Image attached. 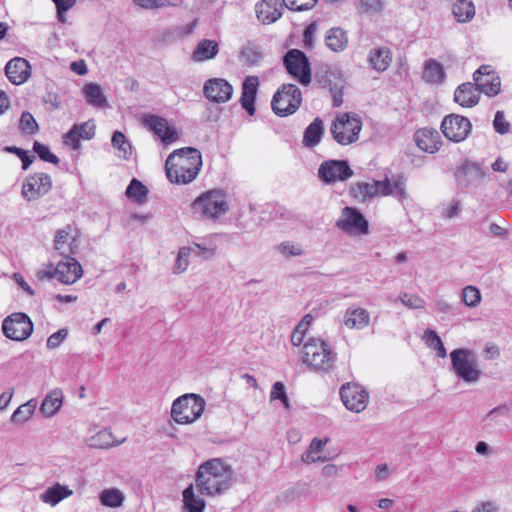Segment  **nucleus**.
Wrapping results in <instances>:
<instances>
[{
	"label": "nucleus",
	"instance_id": "44",
	"mask_svg": "<svg viewBox=\"0 0 512 512\" xmlns=\"http://www.w3.org/2000/svg\"><path fill=\"white\" fill-rule=\"evenodd\" d=\"M186 248L190 250V254L204 259H210L215 256L217 246L213 241L207 240L203 243L194 242Z\"/></svg>",
	"mask_w": 512,
	"mask_h": 512
},
{
	"label": "nucleus",
	"instance_id": "11",
	"mask_svg": "<svg viewBox=\"0 0 512 512\" xmlns=\"http://www.w3.org/2000/svg\"><path fill=\"white\" fill-rule=\"evenodd\" d=\"M336 227L349 235H363L368 233V221L353 207H345L336 222Z\"/></svg>",
	"mask_w": 512,
	"mask_h": 512
},
{
	"label": "nucleus",
	"instance_id": "10",
	"mask_svg": "<svg viewBox=\"0 0 512 512\" xmlns=\"http://www.w3.org/2000/svg\"><path fill=\"white\" fill-rule=\"evenodd\" d=\"M353 174L354 172L346 160H326L318 168V177L326 184L344 182Z\"/></svg>",
	"mask_w": 512,
	"mask_h": 512
},
{
	"label": "nucleus",
	"instance_id": "15",
	"mask_svg": "<svg viewBox=\"0 0 512 512\" xmlns=\"http://www.w3.org/2000/svg\"><path fill=\"white\" fill-rule=\"evenodd\" d=\"M52 188V179L46 173H35L28 176L22 185V197L27 201H35L47 194Z\"/></svg>",
	"mask_w": 512,
	"mask_h": 512
},
{
	"label": "nucleus",
	"instance_id": "25",
	"mask_svg": "<svg viewBox=\"0 0 512 512\" xmlns=\"http://www.w3.org/2000/svg\"><path fill=\"white\" fill-rule=\"evenodd\" d=\"M77 248V238L76 235L72 233V229L70 226H67L63 229H59L56 231L54 239V249L60 255L65 256L74 254Z\"/></svg>",
	"mask_w": 512,
	"mask_h": 512
},
{
	"label": "nucleus",
	"instance_id": "24",
	"mask_svg": "<svg viewBox=\"0 0 512 512\" xmlns=\"http://www.w3.org/2000/svg\"><path fill=\"white\" fill-rule=\"evenodd\" d=\"M29 62L20 57L11 59L5 67L7 78L16 85L24 83L30 75Z\"/></svg>",
	"mask_w": 512,
	"mask_h": 512
},
{
	"label": "nucleus",
	"instance_id": "48",
	"mask_svg": "<svg viewBox=\"0 0 512 512\" xmlns=\"http://www.w3.org/2000/svg\"><path fill=\"white\" fill-rule=\"evenodd\" d=\"M384 6V0H357L356 3V8L360 13L372 15L380 13Z\"/></svg>",
	"mask_w": 512,
	"mask_h": 512
},
{
	"label": "nucleus",
	"instance_id": "56",
	"mask_svg": "<svg viewBox=\"0 0 512 512\" xmlns=\"http://www.w3.org/2000/svg\"><path fill=\"white\" fill-rule=\"evenodd\" d=\"M277 399L280 400L286 408L289 407V399L282 382H275L272 386L270 400L273 401Z\"/></svg>",
	"mask_w": 512,
	"mask_h": 512
},
{
	"label": "nucleus",
	"instance_id": "39",
	"mask_svg": "<svg viewBox=\"0 0 512 512\" xmlns=\"http://www.w3.org/2000/svg\"><path fill=\"white\" fill-rule=\"evenodd\" d=\"M452 13L458 22H469L475 15V6L472 0H457L453 4Z\"/></svg>",
	"mask_w": 512,
	"mask_h": 512
},
{
	"label": "nucleus",
	"instance_id": "29",
	"mask_svg": "<svg viewBox=\"0 0 512 512\" xmlns=\"http://www.w3.org/2000/svg\"><path fill=\"white\" fill-rule=\"evenodd\" d=\"M73 495V490L68 486L59 483L47 488L41 495L40 499L51 506H56L63 499Z\"/></svg>",
	"mask_w": 512,
	"mask_h": 512
},
{
	"label": "nucleus",
	"instance_id": "57",
	"mask_svg": "<svg viewBox=\"0 0 512 512\" xmlns=\"http://www.w3.org/2000/svg\"><path fill=\"white\" fill-rule=\"evenodd\" d=\"M20 128L25 133L33 134L38 130V124L29 112H23L20 118Z\"/></svg>",
	"mask_w": 512,
	"mask_h": 512
},
{
	"label": "nucleus",
	"instance_id": "2",
	"mask_svg": "<svg viewBox=\"0 0 512 512\" xmlns=\"http://www.w3.org/2000/svg\"><path fill=\"white\" fill-rule=\"evenodd\" d=\"M202 166V156L198 149L185 147L172 152L165 163L168 179L176 184L192 182Z\"/></svg>",
	"mask_w": 512,
	"mask_h": 512
},
{
	"label": "nucleus",
	"instance_id": "49",
	"mask_svg": "<svg viewBox=\"0 0 512 512\" xmlns=\"http://www.w3.org/2000/svg\"><path fill=\"white\" fill-rule=\"evenodd\" d=\"M462 301L469 308L477 307L481 302V293L479 289L471 285L466 286L462 290Z\"/></svg>",
	"mask_w": 512,
	"mask_h": 512
},
{
	"label": "nucleus",
	"instance_id": "36",
	"mask_svg": "<svg viewBox=\"0 0 512 512\" xmlns=\"http://www.w3.org/2000/svg\"><path fill=\"white\" fill-rule=\"evenodd\" d=\"M351 195L359 202H368L376 197L375 180L372 182H357L350 188Z\"/></svg>",
	"mask_w": 512,
	"mask_h": 512
},
{
	"label": "nucleus",
	"instance_id": "26",
	"mask_svg": "<svg viewBox=\"0 0 512 512\" xmlns=\"http://www.w3.org/2000/svg\"><path fill=\"white\" fill-rule=\"evenodd\" d=\"M194 484L187 486L182 492V512H204L206 502L201 495L196 494Z\"/></svg>",
	"mask_w": 512,
	"mask_h": 512
},
{
	"label": "nucleus",
	"instance_id": "33",
	"mask_svg": "<svg viewBox=\"0 0 512 512\" xmlns=\"http://www.w3.org/2000/svg\"><path fill=\"white\" fill-rule=\"evenodd\" d=\"M239 61L246 66H255L262 58V52L259 45L247 41L239 50Z\"/></svg>",
	"mask_w": 512,
	"mask_h": 512
},
{
	"label": "nucleus",
	"instance_id": "13",
	"mask_svg": "<svg viewBox=\"0 0 512 512\" xmlns=\"http://www.w3.org/2000/svg\"><path fill=\"white\" fill-rule=\"evenodd\" d=\"M475 90L486 96H497L501 89V80L489 65L480 66L473 74Z\"/></svg>",
	"mask_w": 512,
	"mask_h": 512
},
{
	"label": "nucleus",
	"instance_id": "9",
	"mask_svg": "<svg viewBox=\"0 0 512 512\" xmlns=\"http://www.w3.org/2000/svg\"><path fill=\"white\" fill-rule=\"evenodd\" d=\"M283 63L288 73L302 85H308L311 82L310 63L304 52L298 49L289 50L283 58Z\"/></svg>",
	"mask_w": 512,
	"mask_h": 512
},
{
	"label": "nucleus",
	"instance_id": "28",
	"mask_svg": "<svg viewBox=\"0 0 512 512\" xmlns=\"http://www.w3.org/2000/svg\"><path fill=\"white\" fill-rule=\"evenodd\" d=\"M324 134V122L321 118L316 117L305 129L303 134V145L306 148H314L317 146Z\"/></svg>",
	"mask_w": 512,
	"mask_h": 512
},
{
	"label": "nucleus",
	"instance_id": "19",
	"mask_svg": "<svg viewBox=\"0 0 512 512\" xmlns=\"http://www.w3.org/2000/svg\"><path fill=\"white\" fill-rule=\"evenodd\" d=\"M144 125L149 127L155 135L165 144H170L178 139L176 130L169 126L167 121L156 115H147L143 119Z\"/></svg>",
	"mask_w": 512,
	"mask_h": 512
},
{
	"label": "nucleus",
	"instance_id": "18",
	"mask_svg": "<svg viewBox=\"0 0 512 512\" xmlns=\"http://www.w3.org/2000/svg\"><path fill=\"white\" fill-rule=\"evenodd\" d=\"M55 278L63 284H73L82 277L83 270L79 262L71 257L65 255L54 268Z\"/></svg>",
	"mask_w": 512,
	"mask_h": 512
},
{
	"label": "nucleus",
	"instance_id": "20",
	"mask_svg": "<svg viewBox=\"0 0 512 512\" xmlns=\"http://www.w3.org/2000/svg\"><path fill=\"white\" fill-rule=\"evenodd\" d=\"M487 169L479 163L465 162L457 168L455 177L460 186L468 187L474 181L483 179L486 176Z\"/></svg>",
	"mask_w": 512,
	"mask_h": 512
},
{
	"label": "nucleus",
	"instance_id": "17",
	"mask_svg": "<svg viewBox=\"0 0 512 512\" xmlns=\"http://www.w3.org/2000/svg\"><path fill=\"white\" fill-rule=\"evenodd\" d=\"M375 188L377 196H392L394 195L400 202L408 198L406 191V181L403 176L398 175L390 180L385 177L383 180H375Z\"/></svg>",
	"mask_w": 512,
	"mask_h": 512
},
{
	"label": "nucleus",
	"instance_id": "3",
	"mask_svg": "<svg viewBox=\"0 0 512 512\" xmlns=\"http://www.w3.org/2000/svg\"><path fill=\"white\" fill-rule=\"evenodd\" d=\"M336 357L337 354L321 338H309L302 348V361L314 372H331L335 366Z\"/></svg>",
	"mask_w": 512,
	"mask_h": 512
},
{
	"label": "nucleus",
	"instance_id": "34",
	"mask_svg": "<svg viewBox=\"0 0 512 512\" xmlns=\"http://www.w3.org/2000/svg\"><path fill=\"white\" fill-rule=\"evenodd\" d=\"M368 61L373 69L383 72L390 66L392 55L386 47L375 48L370 51Z\"/></svg>",
	"mask_w": 512,
	"mask_h": 512
},
{
	"label": "nucleus",
	"instance_id": "5",
	"mask_svg": "<svg viewBox=\"0 0 512 512\" xmlns=\"http://www.w3.org/2000/svg\"><path fill=\"white\" fill-rule=\"evenodd\" d=\"M205 407L206 401L201 395L187 393L173 401L171 417L178 424H192L202 416Z\"/></svg>",
	"mask_w": 512,
	"mask_h": 512
},
{
	"label": "nucleus",
	"instance_id": "55",
	"mask_svg": "<svg viewBox=\"0 0 512 512\" xmlns=\"http://www.w3.org/2000/svg\"><path fill=\"white\" fill-rule=\"evenodd\" d=\"M317 0H283V4L292 11H306L315 6Z\"/></svg>",
	"mask_w": 512,
	"mask_h": 512
},
{
	"label": "nucleus",
	"instance_id": "59",
	"mask_svg": "<svg viewBox=\"0 0 512 512\" xmlns=\"http://www.w3.org/2000/svg\"><path fill=\"white\" fill-rule=\"evenodd\" d=\"M80 139L81 137L75 125H73V127L63 136L64 144L70 146L74 150L80 149Z\"/></svg>",
	"mask_w": 512,
	"mask_h": 512
},
{
	"label": "nucleus",
	"instance_id": "46",
	"mask_svg": "<svg viewBox=\"0 0 512 512\" xmlns=\"http://www.w3.org/2000/svg\"><path fill=\"white\" fill-rule=\"evenodd\" d=\"M148 189L139 180L132 179L126 189V195L137 203L143 204L147 200Z\"/></svg>",
	"mask_w": 512,
	"mask_h": 512
},
{
	"label": "nucleus",
	"instance_id": "45",
	"mask_svg": "<svg viewBox=\"0 0 512 512\" xmlns=\"http://www.w3.org/2000/svg\"><path fill=\"white\" fill-rule=\"evenodd\" d=\"M125 496L119 489H105L100 494V502L102 505L111 508L122 506Z\"/></svg>",
	"mask_w": 512,
	"mask_h": 512
},
{
	"label": "nucleus",
	"instance_id": "63",
	"mask_svg": "<svg viewBox=\"0 0 512 512\" xmlns=\"http://www.w3.org/2000/svg\"><path fill=\"white\" fill-rule=\"evenodd\" d=\"M306 324H297L294 328L292 334H291V343L293 346H300L301 344L304 345L306 341L305 335L307 330L305 329Z\"/></svg>",
	"mask_w": 512,
	"mask_h": 512
},
{
	"label": "nucleus",
	"instance_id": "8",
	"mask_svg": "<svg viewBox=\"0 0 512 512\" xmlns=\"http://www.w3.org/2000/svg\"><path fill=\"white\" fill-rule=\"evenodd\" d=\"M2 331L11 340L24 341L32 334L33 323L25 313H13L3 320Z\"/></svg>",
	"mask_w": 512,
	"mask_h": 512
},
{
	"label": "nucleus",
	"instance_id": "12",
	"mask_svg": "<svg viewBox=\"0 0 512 512\" xmlns=\"http://www.w3.org/2000/svg\"><path fill=\"white\" fill-rule=\"evenodd\" d=\"M340 397L344 406L355 413L364 411L369 402L368 392L359 384L346 383L340 388Z\"/></svg>",
	"mask_w": 512,
	"mask_h": 512
},
{
	"label": "nucleus",
	"instance_id": "1",
	"mask_svg": "<svg viewBox=\"0 0 512 512\" xmlns=\"http://www.w3.org/2000/svg\"><path fill=\"white\" fill-rule=\"evenodd\" d=\"M233 483L232 467L219 458H213L198 467L194 486L201 495L216 497L228 491Z\"/></svg>",
	"mask_w": 512,
	"mask_h": 512
},
{
	"label": "nucleus",
	"instance_id": "35",
	"mask_svg": "<svg viewBox=\"0 0 512 512\" xmlns=\"http://www.w3.org/2000/svg\"><path fill=\"white\" fill-rule=\"evenodd\" d=\"M327 442L328 439L314 438L311 441L308 450L302 454L301 460L304 463L308 464L315 462H325L327 460V457L322 456L321 454Z\"/></svg>",
	"mask_w": 512,
	"mask_h": 512
},
{
	"label": "nucleus",
	"instance_id": "14",
	"mask_svg": "<svg viewBox=\"0 0 512 512\" xmlns=\"http://www.w3.org/2000/svg\"><path fill=\"white\" fill-rule=\"evenodd\" d=\"M472 125L466 117L450 114L444 117L441 123V131L444 136L453 142H461L471 132Z\"/></svg>",
	"mask_w": 512,
	"mask_h": 512
},
{
	"label": "nucleus",
	"instance_id": "61",
	"mask_svg": "<svg viewBox=\"0 0 512 512\" xmlns=\"http://www.w3.org/2000/svg\"><path fill=\"white\" fill-rule=\"evenodd\" d=\"M493 127L495 131L501 135L507 134L510 131V124L506 121L502 111L496 112L493 120Z\"/></svg>",
	"mask_w": 512,
	"mask_h": 512
},
{
	"label": "nucleus",
	"instance_id": "47",
	"mask_svg": "<svg viewBox=\"0 0 512 512\" xmlns=\"http://www.w3.org/2000/svg\"><path fill=\"white\" fill-rule=\"evenodd\" d=\"M424 340L426 344L434 349L436 351V355L439 358H445L447 356L446 349L444 347V344L441 340V338L438 336V334L431 329H428L424 333Z\"/></svg>",
	"mask_w": 512,
	"mask_h": 512
},
{
	"label": "nucleus",
	"instance_id": "42",
	"mask_svg": "<svg viewBox=\"0 0 512 512\" xmlns=\"http://www.w3.org/2000/svg\"><path fill=\"white\" fill-rule=\"evenodd\" d=\"M111 144L114 149L117 150V156L121 159L127 160L130 158L132 154V146L130 142L127 140L126 136L120 132L115 131L112 139Z\"/></svg>",
	"mask_w": 512,
	"mask_h": 512
},
{
	"label": "nucleus",
	"instance_id": "30",
	"mask_svg": "<svg viewBox=\"0 0 512 512\" xmlns=\"http://www.w3.org/2000/svg\"><path fill=\"white\" fill-rule=\"evenodd\" d=\"M301 100L302 98H272L271 107L276 115L285 117L299 109Z\"/></svg>",
	"mask_w": 512,
	"mask_h": 512
},
{
	"label": "nucleus",
	"instance_id": "54",
	"mask_svg": "<svg viewBox=\"0 0 512 512\" xmlns=\"http://www.w3.org/2000/svg\"><path fill=\"white\" fill-rule=\"evenodd\" d=\"M189 255H190V250L188 248H186V247L180 248L174 268H173V272L175 274H180V273H183L184 271H186V269L188 268V265H189V262H188Z\"/></svg>",
	"mask_w": 512,
	"mask_h": 512
},
{
	"label": "nucleus",
	"instance_id": "23",
	"mask_svg": "<svg viewBox=\"0 0 512 512\" xmlns=\"http://www.w3.org/2000/svg\"><path fill=\"white\" fill-rule=\"evenodd\" d=\"M414 140L419 149L430 154L437 152L442 144L441 137L435 129H419L414 135Z\"/></svg>",
	"mask_w": 512,
	"mask_h": 512
},
{
	"label": "nucleus",
	"instance_id": "7",
	"mask_svg": "<svg viewBox=\"0 0 512 512\" xmlns=\"http://www.w3.org/2000/svg\"><path fill=\"white\" fill-rule=\"evenodd\" d=\"M228 209L226 195L222 190L205 192L192 203L193 213L208 219L220 218Z\"/></svg>",
	"mask_w": 512,
	"mask_h": 512
},
{
	"label": "nucleus",
	"instance_id": "43",
	"mask_svg": "<svg viewBox=\"0 0 512 512\" xmlns=\"http://www.w3.org/2000/svg\"><path fill=\"white\" fill-rule=\"evenodd\" d=\"M123 441L115 442L113 435L108 430H101L89 440V446L99 449H108L120 445Z\"/></svg>",
	"mask_w": 512,
	"mask_h": 512
},
{
	"label": "nucleus",
	"instance_id": "52",
	"mask_svg": "<svg viewBox=\"0 0 512 512\" xmlns=\"http://www.w3.org/2000/svg\"><path fill=\"white\" fill-rule=\"evenodd\" d=\"M398 299L409 309H424L425 301L418 295L400 293Z\"/></svg>",
	"mask_w": 512,
	"mask_h": 512
},
{
	"label": "nucleus",
	"instance_id": "38",
	"mask_svg": "<svg viewBox=\"0 0 512 512\" xmlns=\"http://www.w3.org/2000/svg\"><path fill=\"white\" fill-rule=\"evenodd\" d=\"M325 42L329 49L334 52H339L346 48L348 39L343 29L335 27L327 32Z\"/></svg>",
	"mask_w": 512,
	"mask_h": 512
},
{
	"label": "nucleus",
	"instance_id": "50",
	"mask_svg": "<svg viewBox=\"0 0 512 512\" xmlns=\"http://www.w3.org/2000/svg\"><path fill=\"white\" fill-rule=\"evenodd\" d=\"M33 150L38 154L41 160L52 164L59 163V158L50 151V148L47 145L35 141L33 144Z\"/></svg>",
	"mask_w": 512,
	"mask_h": 512
},
{
	"label": "nucleus",
	"instance_id": "22",
	"mask_svg": "<svg viewBox=\"0 0 512 512\" xmlns=\"http://www.w3.org/2000/svg\"><path fill=\"white\" fill-rule=\"evenodd\" d=\"M370 323V313L361 307L350 306L343 315V325L350 330H363Z\"/></svg>",
	"mask_w": 512,
	"mask_h": 512
},
{
	"label": "nucleus",
	"instance_id": "27",
	"mask_svg": "<svg viewBox=\"0 0 512 512\" xmlns=\"http://www.w3.org/2000/svg\"><path fill=\"white\" fill-rule=\"evenodd\" d=\"M511 417L510 407L506 404L499 405L487 413L484 418L486 426L508 428V420Z\"/></svg>",
	"mask_w": 512,
	"mask_h": 512
},
{
	"label": "nucleus",
	"instance_id": "37",
	"mask_svg": "<svg viewBox=\"0 0 512 512\" xmlns=\"http://www.w3.org/2000/svg\"><path fill=\"white\" fill-rule=\"evenodd\" d=\"M219 51L218 43L214 40L203 39L193 51V59L196 61H205L213 59Z\"/></svg>",
	"mask_w": 512,
	"mask_h": 512
},
{
	"label": "nucleus",
	"instance_id": "41",
	"mask_svg": "<svg viewBox=\"0 0 512 512\" xmlns=\"http://www.w3.org/2000/svg\"><path fill=\"white\" fill-rule=\"evenodd\" d=\"M445 73L443 66L436 60L430 59L426 62L423 79L429 83H441L444 79Z\"/></svg>",
	"mask_w": 512,
	"mask_h": 512
},
{
	"label": "nucleus",
	"instance_id": "32",
	"mask_svg": "<svg viewBox=\"0 0 512 512\" xmlns=\"http://www.w3.org/2000/svg\"><path fill=\"white\" fill-rule=\"evenodd\" d=\"M63 402V393L60 389H54L46 395L41 406L40 412L45 417H52L61 408Z\"/></svg>",
	"mask_w": 512,
	"mask_h": 512
},
{
	"label": "nucleus",
	"instance_id": "53",
	"mask_svg": "<svg viewBox=\"0 0 512 512\" xmlns=\"http://www.w3.org/2000/svg\"><path fill=\"white\" fill-rule=\"evenodd\" d=\"M136 4L145 9H152L166 6H180L182 0H135Z\"/></svg>",
	"mask_w": 512,
	"mask_h": 512
},
{
	"label": "nucleus",
	"instance_id": "60",
	"mask_svg": "<svg viewBox=\"0 0 512 512\" xmlns=\"http://www.w3.org/2000/svg\"><path fill=\"white\" fill-rule=\"evenodd\" d=\"M75 127L83 140H91L95 135L96 125L93 121L75 124Z\"/></svg>",
	"mask_w": 512,
	"mask_h": 512
},
{
	"label": "nucleus",
	"instance_id": "62",
	"mask_svg": "<svg viewBox=\"0 0 512 512\" xmlns=\"http://www.w3.org/2000/svg\"><path fill=\"white\" fill-rule=\"evenodd\" d=\"M68 335L67 329H60L57 332L53 333L47 339V347L49 349H55L60 346V344L66 339Z\"/></svg>",
	"mask_w": 512,
	"mask_h": 512
},
{
	"label": "nucleus",
	"instance_id": "16",
	"mask_svg": "<svg viewBox=\"0 0 512 512\" xmlns=\"http://www.w3.org/2000/svg\"><path fill=\"white\" fill-rule=\"evenodd\" d=\"M315 82L324 89H328L331 96L344 94L345 80L341 71L323 67L315 73Z\"/></svg>",
	"mask_w": 512,
	"mask_h": 512
},
{
	"label": "nucleus",
	"instance_id": "64",
	"mask_svg": "<svg viewBox=\"0 0 512 512\" xmlns=\"http://www.w3.org/2000/svg\"><path fill=\"white\" fill-rule=\"evenodd\" d=\"M273 96H301V91L297 85L288 83L281 85Z\"/></svg>",
	"mask_w": 512,
	"mask_h": 512
},
{
	"label": "nucleus",
	"instance_id": "51",
	"mask_svg": "<svg viewBox=\"0 0 512 512\" xmlns=\"http://www.w3.org/2000/svg\"><path fill=\"white\" fill-rule=\"evenodd\" d=\"M276 250L285 257L300 256L304 253L302 245L293 243L291 241H285L280 243Z\"/></svg>",
	"mask_w": 512,
	"mask_h": 512
},
{
	"label": "nucleus",
	"instance_id": "58",
	"mask_svg": "<svg viewBox=\"0 0 512 512\" xmlns=\"http://www.w3.org/2000/svg\"><path fill=\"white\" fill-rule=\"evenodd\" d=\"M259 86V78L257 76H247L242 84L241 96H256Z\"/></svg>",
	"mask_w": 512,
	"mask_h": 512
},
{
	"label": "nucleus",
	"instance_id": "6",
	"mask_svg": "<svg viewBox=\"0 0 512 512\" xmlns=\"http://www.w3.org/2000/svg\"><path fill=\"white\" fill-rule=\"evenodd\" d=\"M362 121L355 113H340L332 121L330 133L339 145L346 146L359 139Z\"/></svg>",
	"mask_w": 512,
	"mask_h": 512
},
{
	"label": "nucleus",
	"instance_id": "21",
	"mask_svg": "<svg viewBox=\"0 0 512 512\" xmlns=\"http://www.w3.org/2000/svg\"><path fill=\"white\" fill-rule=\"evenodd\" d=\"M255 12L262 24H272L281 18L282 4L278 0H261L255 5Z\"/></svg>",
	"mask_w": 512,
	"mask_h": 512
},
{
	"label": "nucleus",
	"instance_id": "4",
	"mask_svg": "<svg viewBox=\"0 0 512 512\" xmlns=\"http://www.w3.org/2000/svg\"><path fill=\"white\" fill-rule=\"evenodd\" d=\"M451 370L456 377L467 384L477 383L482 375L477 355L474 351L458 348L450 353Z\"/></svg>",
	"mask_w": 512,
	"mask_h": 512
},
{
	"label": "nucleus",
	"instance_id": "40",
	"mask_svg": "<svg viewBox=\"0 0 512 512\" xmlns=\"http://www.w3.org/2000/svg\"><path fill=\"white\" fill-rule=\"evenodd\" d=\"M36 406L37 402L35 399H30L26 403L20 405L11 415V422L17 425L24 424L33 416Z\"/></svg>",
	"mask_w": 512,
	"mask_h": 512
},
{
	"label": "nucleus",
	"instance_id": "31",
	"mask_svg": "<svg viewBox=\"0 0 512 512\" xmlns=\"http://www.w3.org/2000/svg\"><path fill=\"white\" fill-rule=\"evenodd\" d=\"M204 96H232V85L223 78L209 79L203 87Z\"/></svg>",
	"mask_w": 512,
	"mask_h": 512
}]
</instances>
